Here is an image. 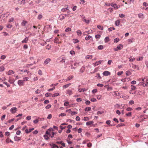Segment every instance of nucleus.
<instances>
[{"mask_svg": "<svg viewBox=\"0 0 148 148\" xmlns=\"http://www.w3.org/2000/svg\"><path fill=\"white\" fill-rule=\"evenodd\" d=\"M91 108L90 107H88L86 108L85 109V111H89L91 110Z\"/></svg>", "mask_w": 148, "mask_h": 148, "instance_id": "31", "label": "nucleus"}, {"mask_svg": "<svg viewBox=\"0 0 148 148\" xmlns=\"http://www.w3.org/2000/svg\"><path fill=\"white\" fill-rule=\"evenodd\" d=\"M110 120L107 121L106 122V124H107L108 125H109L110 126H113L112 125H110Z\"/></svg>", "mask_w": 148, "mask_h": 148, "instance_id": "41", "label": "nucleus"}, {"mask_svg": "<svg viewBox=\"0 0 148 148\" xmlns=\"http://www.w3.org/2000/svg\"><path fill=\"white\" fill-rule=\"evenodd\" d=\"M103 75L105 76H108L110 75V73L108 71H105L103 72Z\"/></svg>", "mask_w": 148, "mask_h": 148, "instance_id": "5", "label": "nucleus"}, {"mask_svg": "<svg viewBox=\"0 0 148 148\" xmlns=\"http://www.w3.org/2000/svg\"><path fill=\"white\" fill-rule=\"evenodd\" d=\"M92 55H87L86 56V59H91L92 58Z\"/></svg>", "mask_w": 148, "mask_h": 148, "instance_id": "27", "label": "nucleus"}, {"mask_svg": "<svg viewBox=\"0 0 148 148\" xmlns=\"http://www.w3.org/2000/svg\"><path fill=\"white\" fill-rule=\"evenodd\" d=\"M41 118H39L38 119H36L33 121V122L35 124H36L38 123L39 120V119H40Z\"/></svg>", "mask_w": 148, "mask_h": 148, "instance_id": "32", "label": "nucleus"}, {"mask_svg": "<svg viewBox=\"0 0 148 148\" xmlns=\"http://www.w3.org/2000/svg\"><path fill=\"white\" fill-rule=\"evenodd\" d=\"M28 79L29 78L28 77H25L23 78V82H24L25 81H28Z\"/></svg>", "mask_w": 148, "mask_h": 148, "instance_id": "49", "label": "nucleus"}, {"mask_svg": "<svg viewBox=\"0 0 148 148\" xmlns=\"http://www.w3.org/2000/svg\"><path fill=\"white\" fill-rule=\"evenodd\" d=\"M14 139L15 141H18L21 140V138L16 136L14 137Z\"/></svg>", "mask_w": 148, "mask_h": 148, "instance_id": "8", "label": "nucleus"}, {"mask_svg": "<svg viewBox=\"0 0 148 148\" xmlns=\"http://www.w3.org/2000/svg\"><path fill=\"white\" fill-rule=\"evenodd\" d=\"M28 40V38L27 37H26L22 41V42L23 43H27V42Z\"/></svg>", "mask_w": 148, "mask_h": 148, "instance_id": "15", "label": "nucleus"}, {"mask_svg": "<svg viewBox=\"0 0 148 148\" xmlns=\"http://www.w3.org/2000/svg\"><path fill=\"white\" fill-rule=\"evenodd\" d=\"M5 69L4 66L3 65L0 66V72L3 71Z\"/></svg>", "mask_w": 148, "mask_h": 148, "instance_id": "21", "label": "nucleus"}, {"mask_svg": "<svg viewBox=\"0 0 148 148\" xmlns=\"http://www.w3.org/2000/svg\"><path fill=\"white\" fill-rule=\"evenodd\" d=\"M93 123V121H90L86 123V125L87 126H88L90 125H91Z\"/></svg>", "mask_w": 148, "mask_h": 148, "instance_id": "26", "label": "nucleus"}, {"mask_svg": "<svg viewBox=\"0 0 148 148\" xmlns=\"http://www.w3.org/2000/svg\"><path fill=\"white\" fill-rule=\"evenodd\" d=\"M120 22L119 20H117L115 21V24L116 26H118L119 25Z\"/></svg>", "mask_w": 148, "mask_h": 148, "instance_id": "20", "label": "nucleus"}, {"mask_svg": "<svg viewBox=\"0 0 148 148\" xmlns=\"http://www.w3.org/2000/svg\"><path fill=\"white\" fill-rule=\"evenodd\" d=\"M51 45H47L46 46V49H47L48 50H49L51 49Z\"/></svg>", "mask_w": 148, "mask_h": 148, "instance_id": "52", "label": "nucleus"}, {"mask_svg": "<svg viewBox=\"0 0 148 148\" xmlns=\"http://www.w3.org/2000/svg\"><path fill=\"white\" fill-rule=\"evenodd\" d=\"M126 115L127 116H131L132 115V112H129L126 114Z\"/></svg>", "mask_w": 148, "mask_h": 148, "instance_id": "47", "label": "nucleus"}, {"mask_svg": "<svg viewBox=\"0 0 148 148\" xmlns=\"http://www.w3.org/2000/svg\"><path fill=\"white\" fill-rule=\"evenodd\" d=\"M18 84L20 86L23 85L24 82L23 80H19L18 81Z\"/></svg>", "mask_w": 148, "mask_h": 148, "instance_id": "6", "label": "nucleus"}, {"mask_svg": "<svg viewBox=\"0 0 148 148\" xmlns=\"http://www.w3.org/2000/svg\"><path fill=\"white\" fill-rule=\"evenodd\" d=\"M90 101L92 102H95L97 101V100L96 99L93 98L91 99Z\"/></svg>", "mask_w": 148, "mask_h": 148, "instance_id": "58", "label": "nucleus"}, {"mask_svg": "<svg viewBox=\"0 0 148 148\" xmlns=\"http://www.w3.org/2000/svg\"><path fill=\"white\" fill-rule=\"evenodd\" d=\"M119 40V38H116L114 40V43H116L118 42Z\"/></svg>", "mask_w": 148, "mask_h": 148, "instance_id": "37", "label": "nucleus"}, {"mask_svg": "<svg viewBox=\"0 0 148 148\" xmlns=\"http://www.w3.org/2000/svg\"><path fill=\"white\" fill-rule=\"evenodd\" d=\"M132 67L134 69H137L138 70L139 69V68L138 66L132 64Z\"/></svg>", "mask_w": 148, "mask_h": 148, "instance_id": "22", "label": "nucleus"}, {"mask_svg": "<svg viewBox=\"0 0 148 148\" xmlns=\"http://www.w3.org/2000/svg\"><path fill=\"white\" fill-rule=\"evenodd\" d=\"M67 8H63L61 9V11L62 12H65L67 11Z\"/></svg>", "mask_w": 148, "mask_h": 148, "instance_id": "62", "label": "nucleus"}, {"mask_svg": "<svg viewBox=\"0 0 148 148\" xmlns=\"http://www.w3.org/2000/svg\"><path fill=\"white\" fill-rule=\"evenodd\" d=\"M10 133L8 132H6L5 134V135L7 136H8L10 135Z\"/></svg>", "mask_w": 148, "mask_h": 148, "instance_id": "60", "label": "nucleus"}, {"mask_svg": "<svg viewBox=\"0 0 148 148\" xmlns=\"http://www.w3.org/2000/svg\"><path fill=\"white\" fill-rule=\"evenodd\" d=\"M71 84V83H69V84H66V85H64V86H62V88H63V89H64V88H67L68 87L70 86Z\"/></svg>", "mask_w": 148, "mask_h": 148, "instance_id": "10", "label": "nucleus"}, {"mask_svg": "<svg viewBox=\"0 0 148 148\" xmlns=\"http://www.w3.org/2000/svg\"><path fill=\"white\" fill-rule=\"evenodd\" d=\"M66 94L69 95H71L73 94V92L71 90L68 89L66 90Z\"/></svg>", "mask_w": 148, "mask_h": 148, "instance_id": "4", "label": "nucleus"}, {"mask_svg": "<svg viewBox=\"0 0 148 148\" xmlns=\"http://www.w3.org/2000/svg\"><path fill=\"white\" fill-rule=\"evenodd\" d=\"M143 59V57H139L138 58H137L136 59L137 61H140L142 60Z\"/></svg>", "mask_w": 148, "mask_h": 148, "instance_id": "33", "label": "nucleus"}, {"mask_svg": "<svg viewBox=\"0 0 148 148\" xmlns=\"http://www.w3.org/2000/svg\"><path fill=\"white\" fill-rule=\"evenodd\" d=\"M131 89L132 90H135L137 89L136 87L133 85H131Z\"/></svg>", "mask_w": 148, "mask_h": 148, "instance_id": "30", "label": "nucleus"}, {"mask_svg": "<svg viewBox=\"0 0 148 148\" xmlns=\"http://www.w3.org/2000/svg\"><path fill=\"white\" fill-rule=\"evenodd\" d=\"M73 75H71L69 76L67 78L68 79V80H69L73 78Z\"/></svg>", "mask_w": 148, "mask_h": 148, "instance_id": "50", "label": "nucleus"}, {"mask_svg": "<svg viewBox=\"0 0 148 148\" xmlns=\"http://www.w3.org/2000/svg\"><path fill=\"white\" fill-rule=\"evenodd\" d=\"M52 95V94L49 93H47L45 95L46 97H48L50 96H51V95Z\"/></svg>", "mask_w": 148, "mask_h": 148, "instance_id": "48", "label": "nucleus"}, {"mask_svg": "<svg viewBox=\"0 0 148 148\" xmlns=\"http://www.w3.org/2000/svg\"><path fill=\"white\" fill-rule=\"evenodd\" d=\"M92 38V37L91 36L88 35L85 37V39L86 40L88 41L90 39H91Z\"/></svg>", "mask_w": 148, "mask_h": 148, "instance_id": "14", "label": "nucleus"}, {"mask_svg": "<svg viewBox=\"0 0 148 148\" xmlns=\"http://www.w3.org/2000/svg\"><path fill=\"white\" fill-rule=\"evenodd\" d=\"M125 125L124 124H123V123H120V124H119L118 125H117L116 126V127H121V126H124Z\"/></svg>", "mask_w": 148, "mask_h": 148, "instance_id": "44", "label": "nucleus"}, {"mask_svg": "<svg viewBox=\"0 0 148 148\" xmlns=\"http://www.w3.org/2000/svg\"><path fill=\"white\" fill-rule=\"evenodd\" d=\"M3 83L5 84L8 87H9L10 86V85L9 84H8L7 82H3Z\"/></svg>", "mask_w": 148, "mask_h": 148, "instance_id": "56", "label": "nucleus"}, {"mask_svg": "<svg viewBox=\"0 0 148 148\" xmlns=\"http://www.w3.org/2000/svg\"><path fill=\"white\" fill-rule=\"evenodd\" d=\"M34 128H31L29 129H26L25 131L27 133H28L31 132L32 130H34Z\"/></svg>", "mask_w": 148, "mask_h": 148, "instance_id": "11", "label": "nucleus"}, {"mask_svg": "<svg viewBox=\"0 0 148 148\" xmlns=\"http://www.w3.org/2000/svg\"><path fill=\"white\" fill-rule=\"evenodd\" d=\"M142 82L140 83V85H143V86H148V79L146 78H144L142 79Z\"/></svg>", "mask_w": 148, "mask_h": 148, "instance_id": "2", "label": "nucleus"}, {"mask_svg": "<svg viewBox=\"0 0 148 148\" xmlns=\"http://www.w3.org/2000/svg\"><path fill=\"white\" fill-rule=\"evenodd\" d=\"M77 114V112L74 111H71V114L72 116H73L75 114Z\"/></svg>", "mask_w": 148, "mask_h": 148, "instance_id": "46", "label": "nucleus"}, {"mask_svg": "<svg viewBox=\"0 0 148 148\" xmlns=\"http://www.w3.org/2000/svg\"><path fill=\"white\" fill-rule=\"evenodd\" d=\"M126 75L127 76H129L132 74V73L130 70H128L126 72Z\"/></svg>", "mask_w": 148, "mask_h": 148, "instance_id": "23", "label": "nucleus"}, {"mask_svg": "<svg viewBox=\"0 0 148 148\" xmlns=\"http://www.w3.org/2000/svg\"><path fill=\"white\" fill-rule=\"evenodd\" d=\"M67 142L69 144L72 143V142L70 141V139L68 138L67 140Z\"/></svg>", "mask_w": 148, "mask_h": 148, "instance_id": "54", "label": "nucleus"}, {"mask_svg": "<svg viewBox=\"0 0 148 148\" xmlns=\"http://www.w3.org/2000/svg\"><path fill=\"white\" fill-rule=\"evenodd\" d=\"M111 5L112 7H114V8H116V9L119 8L120 7L119 5H117L116 4L112 3Z\"/></svg>", "mask_w": 148, "mask_h": 148, "instance_id": "7", "label": "nucleus"}, {"mask_svg": "<svg viewBox=\"0 0 148 148\" xmlns=\"http://www.w3.org/2000/svg\"><path fill=\"white\" fill-rule=\"evenodd\" d=\"M8 82H10V84H11L13 83L14 81V80L13 79H12L10 78L8 80Z\"/></svg>", "mask_w": 148, "mask_h": 148, "instance_id": "40", "label": "nucleus"}, {"mask_svg": "<svg viewBox=\"0 0 148 148\" xmlns=\"http://www.w3.org/2000/svg\"><path fill=\"white\" fill-rule=\"evenodd\" d=\"M42 16L41 14H39L38 16V19L40 20L42 18Z\"/></svg>", "mask_w": 148, "mask_h": 148, "instance_id": "63", "label": "nucleus"}, {"mask_svg": "<svg viewBox=\"0 0 148 148\" xmlns=\"http://www.w3.org/2000/svg\"><path fill=\"white\" fill-rule=\"evenodd\" d=\"M17 111V108L15 107L12 108L10 110V112L12 114H14Z\"/></svg>", "mask_w": 148, "mask_h": 148, "instance_id": "3", "label": "nucleus"}, {"mask_svg": "<svg viewBox=\"0 0 148 148\" xmlns=\"http://www.w3.org/2000/svg\"><path fill=\"white\" fill-rule=\"evenodd\" d=\"M97 27L101 30H103V27L101 25H97Z\"/></svg>", "mask_w": 148, "mask_h": 148, "instance_id": "39", "label": "nucleus"}, {"mask_svg": "<svg viewBox=\"0 0 148 148\" xmlns=\"http://www.w3.org/2000/svg\"><path fill=\"white\" fill-rule=\"evenodd\" d=\"M54 131L52 128H50L46 132V134L48 135L49 137L51 138L53 137L55 133L53 132Z\"/></svg>", "mask_w": 148, "mask_h": 148, "instance_id": "1", "label": "nucleus"}, {"mask_svg": "<svg viewBox=\"0 0 148 148\" xmlns=\"http://www.w3.org/2000/svg\"><path fill=\"white\" fill-rule=\"evenodd\" d=\"M9 137H8L6 140V143L7 144H8L9 143L10 140Z\"/></svg>", "mask_w": 148, "mask_h": 148, "instance_id": "38", "label": "nucleus"}, {"mask_svg": "<svg viewBox=\"0 0 148 148\" xmlns=\"http://www.w3.org/2000/svg\"><path fill=\"white\" fill-rule=\"evenodd\" d=\"M44 137L45 139L46 140H48L49 138V137L46 134L44 135Z\"/></svg>", "mask_w": 148, "mask_h": 148, "instance_id": "42", "label": "nucleus"}, {"mask_svg": "<svg viewBox=\"0 0 148 148\" xmlns=\"http://www.w3.org/2000/svg\"><path fill=\"white\" fill-rule=\"evenodd\" d=\"M85 67L84 66H82L81 69H80L79 72L81 73L83 72L85 70Z\"/></svg>", "mask_w": 148, "mask_h": 148, "instance_id": "18", "label": "nucleus"}, {"mask_svg": "<svg viewBox=\"0 0 148 148\" xmlns=\"http://www.w3.org/2000/svg\"><path fill=\"white\" fill-rule=\"evenodd\" d=\"M119 16L121 18H123L125 16V15L122 14H119Z\"/></svg>", "mask_w": 148, "mask_h": 148, "instance_id": "59", "label": "nucleus"}, {"mask_svg": "<svg viewBox=\"0 0 148 148\" xmlns=\"http://www.w3.org/2000/svg\"><path fill=\"white\" fill-rule=\"evenodd\" d=\"M123 73V71H120L118 72L117 73V75H120L121 74H122Z\"/></svg>", "mask_w": 148, "mask_h": 148, "instance_id": "55", "label": "nucleus"}, {"mask_svg": "<svg viewBox=\"0 0 148 148\" xmlns=\"http://www.w3.org/2000/svg\"><path fill=\"white\" fill-rule=\"evenodd\" d=\"M77 33L78 36H81L82 34V32L79 30H78L77 31Z\"/></svg>", "mask_w": 148, "mask_h": 148, "instance_id": "24", "label": "nucleus"}, {"mask_svg": "<svg viewBox=\"0 0 148 148\" xmlns=\"http://www.w3.org/2000/svg\"><path fill=\"white\" fill-rule=\"evenodd\" d=\"M59 60H60V62L62 63H64L65 62V59L64 58H62L61 57H60L59 58Z\"/></svg>", "mask_w": 148, "mask_h": 148, "instance_id": "9", "label": "nucleus"}, {"mask_svg": "<svg viewBox=\"0 0 148 148\" xmlns=\"http://www.w3.org/2000/svg\"><path fill=\"white\" fill-rule=\"evenodd\" d=\"M104 41L106 43L110 41L109 38L108 37H106L104 39Z\"/></svg>", "mask_w": 148, "mask_h": 148, "instance_id": "28", "label": "nucleus"}, {"mask_svg": "<svg viewBox=\"0 0 148 148\" xmlns=\"http://www.w3.org/2000/svg\"><path fill=\"white\" fill-rule=\"evenodd\" d=\"M67 15L66 14L65 15H61L60 16V20H62L64 19L65 17Z\"/></svg>", "mask_w": 148, "mask_h": 148, "instance_id": "12", "label": "nucleus"}, {"mask_svg": "<svg viewBox=\"0 0 148 148\" xmlns=\"http://www.w3.org/2000/svg\"><path fill=\"white\" fill-rule=\"evenodd\" d=\"M87 89L86 88H78V90L79 92H82L86 91Z\"/></svg>", "mask_w": 148, "mask_h": 148, "instance_id": "16", "label": "nucleus"}, {"mask_svg": "<svg viewBox=\"0 0 148 148\" xmlns=\"http://www.w3.org/2000/svg\"><path fill=\"white\" fill-rule=\"evenodd\" d=\"M66 114H65L64 113H62L59 115V117H60V116H66Z\"/></svg>", "mask_w": 148, "mask_h": 148, "instance_id": "51", "label": "nucleus"}, {"mask_svg": "<svg viewBox=\"0 0 148 148\" xmlns=\"http://www.w3.org/2000/svg\"><path fill=\"white\" fill-rule=\"evenodd\" d=\"M71 28L69 27H67L65 29V31L66 32H68L69 31H71Z\"/></svg>", "mask_w": 148, "mask_h": 148, "instance_id": "35", "label": "nucleus"}, {"mask_svg": "<svg viewBox=\"0 0 148 148\" xmlns=\"http://www.w3.org/2000/svg\"><path fill=\"white\" fill-rule=\"evenodd\" d=\"M14 72L12 70H9L8 72V75H11L12 74H14Z\"/></svg>", "mask_w": 148, "mask_h": 148, "instance_id": "13", "label": "nucleus"}, {"mask_svg": "<svg viewBox=\"0 0 148 148\" xmlns=\"http://www.w3.org/2000/svg\"><path fill=\"white\" fill-rule=\"evenodd\" d=\"M51 60L50 58H48L45 61H44V63L45 64H48L49 62L51 61Z\"/></svg>", "mask_w": 148, "mask_h": 148, "instance_id": "19", "label": "nucleus"}, {"mask_svg": "<svg viewBox=\"0 0 148 148\" xmlns=\"http://www.w3.org/2000/svg\"><path fill=\"white\" fill-rule=\"evenodd\" d=\"M6 57L5 55H3L1 56V58L2 59L4 60L6 58Z\"/></svg>", "mask_w": 148, "mask_h": 148, "instance_id": "64", "label": "nucleus"}, {"mask_svg": "<svg viewBox=\"0 0 148 148\" xmlns=\"http://www.w3.org/2000/svg\"><path fill=\"white\" fill-rule=\"evenodd\" d=\"M112 29H113V30H115V28L114 27H110V28H109L108 29V30L110 31H111Z\"/></svg>", "mask_w": 148, "mask_h": 148, "instance_id": "57", "label": "nucleus"}, {"mask_svg": "<svg viewBox=\"0 0 148 148\" xmlns=\"http://www.w3.org/2000/svg\"><path fill=\"white\" fill-rule=\"evenodd\" d=\"M117 47L118 50H121L123 48V47L121 44H120L117 46Z\"/></svg>", "mask_w": 148, "mask_h": 148, "instance_id": "25", "label": "nucleus"}, {"mask_svg": "<svg viewBox=\"0 0 148 148\" xmlns=\"http://www.w3.org/2000/svg\"><path fill=\"white\" fill-rule=\"evenodd\" d=\"M27 23V21H26L23 20L21 23V25L23 26H25Z\"/></svg>", "mask_w": 148, "mask_h": 148, "instance_id": "17", "label": "nucleus"}, {"mask_svg": "<svg viewBox=\"0 0 148 148\" xmlns=\"http://www.w3.org/2000/svg\"><path fill=\"white\" fill-rule=\"evenodd\" d=\"M59 40V38H56L54 40V42L56 43H59L58 41Z\"/></svg>", "mask_w": 148, "mask_h": 148, "instance_id": "36", "label": "nucleus"}, {"mask_svg": "<svg viewBox=\"0 0 148 148\" xmlns=\"http://www.w3.org/2000/svg\"><path fill=\"white\" fill-rule=\"evenodd\" d=\"M98 48L99 50H101L103 49V46L102 45H99L98 47Z\"/></svg>", "mask_w": 148, "mask_h": 148, "instance_id": "45", "label": "nucleus"}, {"mask_svg": "<svg viewBox=\"0 0 148 148\" xmlns=\"http://www.w3.org/2000/svg\"><path fill=\"white\" fill-rule=\"evenodd\" d=\"M69 103L68 101L65 102L64 103V105L65 106H67L69 105Z\"/></svg>", "mask_w": 148, "mask_h": 148, "instance_id": "53", "label": "nucleus"}, {"mask_svg": "<svg viewBox=\"0 0 148 148\" xmlns=\"http://www.w3.org/2000/svg\"><path fill=\"white\" fill-rule=\"evenodd\" d=\"M53 147L52 148H55V147H57V148H59L58 146L55 144H53L52 145Z\"/></svg>", "mask_w": 148, "mask_h": 148, "instance_id": "61", "label": "nucleus"}, {"mask_svg": "<svg viewBox=\"0 0 148 148\" xmlns=\"http://www.w3.org/2000/svg\"><path fill=\"white\" fill-rule=\"evenodd\" d=\"M82 21L85 22L87 24H88L90 22V20H86V19H84V20H82Z\"/></svg>", "mask_w": 148, "mask_h": 148, "instance_id": "34", "label": "nucleus"}, {"mask_svg": "<svg viewBox=\"0 0 148 148\" xmlns=\"http://www.w3.org/2000/svg\"><path fill=\"white\" fill-rule=\"evenodd\" d=\"M138 16L139 18H144V15L143 14L140 13L138 14Z\"/></svg>", "mask_w": 148, "mask_h": 148, "instance_id": "29", "label": "nucleus"}, {"mask_svg": "<svg viewBox=\"0 0 148 148\" xmlns=\"http://www.w3.org/2000/svg\"><path fill=\"white\" fill-rule=\"evenodd\" d=\"M51 106L50 104H48L45 107L46 109H49L51 108Z\"/></svg>", "mask_w": 148, "mask_h": 148, "instance_id": "43", "label": "nucleus"}]
</instances>
